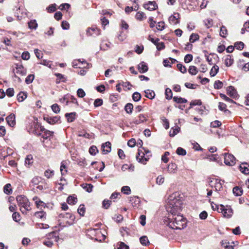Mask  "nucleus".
<instances>
[{"mask_svg":"<svg viewBox=\"0 0 249 249\" xmlns=\"http://www.w3.org/2000/svg\"><path fill=\"white\" fill-rule=\"evenodd\" d=\"M6 120L8 124L11 127H14L16 124L15 115L13 113H11L6 118Z\"/></svg>","mask_w":249,"mask_h":249,"instance_id":"obj_7","label":"nucleus"},{"mask_svg":"<svg viewBox=\"0 0 249 249\" xmlns=\"http://www.w3.org/2000/svg\"><path fill=\"white\" fill-rule=\"evenodd\" d=\"M43 119L48 123L51 124H54L56 123H58L60 120V117L56 116L53 117H50L49 115H44Z\"/></svg>","mask_w":249,"mask_h":249,"instance_id":"obj_5","label":"nucleus"},{"mask_svg":"<svg viewBox=\"0 0 249 249\" xmlns=\"http://www.w3.org/2000/svg\"><path fill=\"white\" fill-rule=\"evenodd\" d=\"M51 108L53 112H54L55 113H58L60 111L59 106L57 104H54L53 105H52Z\"/></svg>","mask_w":249,"mask_h":249,"instance_id":"obj_59","label":"nucleus"},{"mask_svg":"<svg viewBox=\"0 0 249 249\" xmlns=\"http://www.w3.org/2000/svg\"><path fill=\"white\" fill-rule=\"evenodd\" d=\"M121 192L124 194L129 195L131 193V190L129 186H124L122 188Z\"/></svg>","mask_w":249,"mask_h":249,"instance_id":"obj_54","label":"nucleus"},{"mask_svg":"<svg viewBox=\"0 0 249 249\" xmlns=\"http://www.w3.org/2000/svg\"><path fill=\"white\" fill-rule=\"evenodd\" d=\"M145 96L150 99H153L155 96V93L153 90L146 89L144 90Z\"/></svg>","mask_w":249,"mask_h":249,"instance_id":"obj_24","label":"nucleus"},{"mask_svg":"<svg viewBox=\"0 0 249 249\" xmlns=\"http://www.w3.org/2000/svg\"><path fill=\"white\" fill-rule=\"evenodd\" d=\"M111 200L105 199L102 202V206L104 208H105L106 209H107L109 207V206L111 204Z\"/></svg>","mask_w":249,"mask_h":249,"instance_id":"obj_64","label":"nucleus"},{"mask_svg":"<svg viewBox=\"0 0 249 249\" xmlns=\"http://www.w3.org/2000/svg\"><path fill=\"white\" fill-rule=\"evenodd\" d=\"M71 7V5L67 3H62L61 4L58 8L61 11L63 10H68Z\"/></svg>","mask_w":249,"mask_h":249,"instance_id":"obj_57","label":"nucleus"},{"mask_svg":"<svg viewBox=\"0 0 249 249\" xmlns=\"http://www.w3.org/2000/svg\"><path fill=\"white\" fill-rule=\"evenodd\" d=\"M86 211V209L85 207V205L84 204L80 205L78 210L77 212L81 216H84L85 213Z\"/></svg>","mask_w":249,"mask_h":249,"instance_id":"obj_48","label":"nucleus"},{"mask_svg":"<svg viewBox=\"0 0 249 249\" xmlns=\"http://www.w3.org/2000/svg\"><path fill=\"white\" fill-rule=\"evenodd\" d=\"M17 201L19 206L24 208L25 211H29L30 203L27 197L24 195L18 196L16 197Z\"/></svg>","mask_w":249,"mask_h":249,"instance_id":"obj_2","label":"nucleus"},{"mask_svg":"<svg viewBox=\"0 0 249 249\" xmlns=\"http://www.w3.org/2000/svg\"><path fill=\"white\" fill-rule=\"evenodd\" d=\"M234 60L232 58V55L228 54L226 56V58L225 60V65L227 67H230L233 63Z\"/></svg>","mask_w":249,"mask_h":249,"instance_id":"obj_19","label":"nucleus"},{"mask_svg":"<svg viewBox=\"0 0 249 249\" xmlns=\"http://www.w3.org/2000/svg\"><path fill=\"white\" fill-rule=\"evenodd\" d=\"M176 153L178 155L180 156H185L186 154V150L180 147H179L177 148Z\"/></svg>","mask_w":249,"mask_h":249,"instance_id":"obj_58","label":"nucleus"},{"mask_svg":"<svg viewBox=\"0 0 249 249\" xmlns=\"http://www.w3.org/2000/svg\"><path fill=\"white\" fill-rule=\"evenodd\" d=\"M37 26H38V24L36 22V20H35V19L31 20L28 22L29 28L31 30L36 29Z\"/></svg>","mask_w":249,"mask_h":249,"instance_id":"obj_28","label":"nucleus"},{"mask_svg":"<svg viewBox=\"0 0 249 249\" xmlns=\"http://www.w3.org/2000/svg\"><path fill=\"white\" fill-rule=\"evenodd\" d=\"M98 152L97 147L95 145H92L89 149V153L92 156H95Z\"/></svg>","mask_w":249,"mask_h":249,"instance_id":"obj_45","label":"nucleus"},{"mask_svg":"<svg viewBox=\"0 0 249 249\" xmlns=\"http://www.w3.org/2000/svg\"><path fill=\"white\" fill-rule=\"evenodd\" d=\"M132 97L134 102H138L141 100L142 96L139 92L136 91L133 93Z\"/></svg>","mask_w":249,"mask_h":249,"instance_id":"obj_42","label":"nucleus"},{"mask_svg":"<svg viewBox=\"0 0 249 249\" xmlns=\"http://www.w3.org/2000/svg\"><path fill=\"white\" fill-rule=\"evenodd\" d=\"M82 187L85 189L88 193H90L92 191L93 186L91 184L83 183L81 185Z\"/></svg>","mask_w":249,"mask_h":249,"instance_id":"obj_29","label":"nucleus"},{"mask_svg":"<svg viewBox=\"0 0 249 249\" xmlns=\"http://www.w3.org/2000/svg\"><path fill=\"white\" fill-rule=\"evenodd\" d=\"M138 69L140 73H143L148 71V67L146 63L142 61L138 65Z\"/></svg>","mask_w":249,"mask_h":249,"instance_id":"obj_12","label":"nucleus"},{"mask_svg":"<svg viewBox=\"0 0 249 249\" xmlns=\"http://www.w3.org/2000/svg\"><path fill=\"white\" fill-rule=\"evenodd\" d=\"M27 97L26 92L20 91L17 95V100L18 102H21L23 101Z\"/></svg>","mask_w":249,"mask_h":249,"instance_id":"obj_21","label":"nucleus"},{"mask_svg":"<svg viewBox=\"0 0 249 249\" xmlns=\"http://www.w3.org/2000/svg\"><path fill=\"white\" fill-rule=\"evenodd\" d=\"M245 44L242 41H237L234 43V48H235L237 50L241 51L244 48Z\"/></svg>","mask_w":249,"mask_h":249,"instance_id":"obj_41","label":"nucleus"},{"mask_svg":"<svg viewBox=\"0 0 249 249\" xmlns=\"http://www.w3.org/2000/svg\"><path fill=\"white\" fill-rule=\"evenodd\" d=\"M228 34V31L226 27L222 25L220 28V36L223 38H226V35Z\"/></svg>","mask_w":249,"mask_h":249,"instance_id":"obj_38","label":"nucleus"},{"mask_svg":"<svg viewBox=\"0 0 249 249\" xmlns=\"http://www.w3.org/2000/svg\"><path fill=\"white\" fill-rule=\"evenodd\" d=\"M53 175H54V171L53 170H50L49 169H48V170H46L44 172L45 176L48 178H51L52 176H53Z\"/></svg>","mask_w":249,"mask_h":249,"instance_id":"obj_62","label":"nucleus"},{"mask_svg":"<svg viewBox=\"0 0 249 249\" xmlns=\"http://www.w3.org/2000/svg\"><path fill=\"white\" fill-rule=\"evenodd\" d=\"M56 10V4H50L47 8V10L48 13H53L55 12Z\"/></svg>","mask_w":249,"mask_h":249,"instance_id":"obj_60","label":"nucleus"},{"mask_svg":"<svg viewBox=\"0 0 249 249\" xmlns=\"http://www.w3.org/2000/svg\"><path fill=\"white\" fill-rule=\"evenodd\" d=\"M103 152L106 154L109 153L111 150V144L109 142H107L102 145Z\"/></svg>","mask_w":249,"mask_h":249,"instance_id":"obj_13","label":"nucleus"},{"mask_svg":"<svg viewBox=\"0 0 249 249\" xmlns=\"http://www.w3.org/2000/svg\"><path fill=\"white\" fill-rule=\"evenodd\" d=\"M43 133V134L42 135V138H43L44 139H47L48 138H49L50 137H52L53 135V132L47 129Z\"/></svg>","mask_w":249,"mask_h":249,"instance_id":"obj_39","label":"nucleus"},{"mask_svg":"<svg viewBox=\"0 0 249 249\" xmlns=\"http://www.w3.org/2000/svg\"><path fill=\"white\" fill-rule=\"evenodd\" d=\"M35 216L37 218L46 219V213L43 211H40L36 212Z\"/></svg>","mask_w":249,"mask_h":249,"instance_id":"obj_40","label":"nucleus"},{"mask_svg":"<svg viewBox=\"0 0 249 249\" xmlns=\"http://www.w3.org/2000/svg\"><path fill=\"white\" fill-rule=\"evenodd\" d=\"M232 213V210L231 208H225L223 215L225 217L229 218L231 217Z\"/></svg>","mask_w":249,"mask_h":249,"instance_id":"obj_46","label":"nucleus"},{"mask_svg":"<svg viewBox=\"0 0 249 249\" xmlns=\"http://www.w3.org/2000/svg\"><path fill=\"white\" fill-rule=\"evenodd\" d=\"M130 202H131L133 206H136L140 203V198L138 196H131L129 199Z\"/></svg>","mask_w":249,"mask_h":249,"instance_id":"obj_23","label":"nucleus"},{"mask_svg":"<svg viewBox=\"0 0 249 249\" xmlns=\"http://www.w3.org/2000/svg\"><path fill=\"white\" fill-rule=\"evenodd\" d=\"M179 14L178 13H175L169 18V21L171 23L177 24L179 22Z\"/></svg>","mask_w":249,"mask_h":249,"instance_id":"obj_9","label":"nucleus"},{"mask_svg":"<svg viewBox=\"0 0 249 249\" xmlns=\"http://www.w3.org/2000/svg\"><path fill=\"white\" fill-rule=\"evenodd\" d=\"M219 71V67L214 65L211 69L210 74L212 77H213L216 75Z\"/></svg>","mask_w":249,"mask_h":249,"instance_id":"obj_30","label":"nucleus"},{"mask_svg":"<svg viewBox=\"0 0 249 249\" xmlns=\"http://www.w3.org/2000/svg\"><path fill=\"white\" fill-rule=\"evenodd\" d=\"M156 28L158 30L162 31L165 29V23L164 21L159 22L157 25Z\"/></svg>","mask_w":249,"mask_h":249,"instance_id":"obj_63","label":"nucleus"},{"mask_svg":"<svg viewBox=\"0 0 249 249\" xmlns=\"http://www.w3.org/2000/svg\"><path fill=\"white\" fill-rule=\"evenodd\" d=\"M33 156L32 155H28L25 160V165H28L29 166H30L33 163Z\"/></svg>","mask_w":249,"mask_h":249,"instance_id":"obj_44","label":"nucleus"},{"mask_svg":"<svg viewBox=\"0 0 249 249\" xmlns=\"http://www.w3.org/2000/svg\"><path fill=\"white\" fill-rule=\"evenodd\" d=\"M35 78V75L34 74H29L25 79V83L27 84H31L33 82Z\"/></svg>","mask_w":249,"mask_h":249,"instance_id":"obj_55","label":"nucleus"},{"mask_svg":"<svg viewBox=\"0 0 249 249\" xmlns=\"http://www.w3.org/2000/svg\"><path fill=\"white\" fill-rule=\"evenodd\" d=\"M223 86V83L220 80H216L214 82L213 87L216 89H221Z\"/></svg>","mask_w":249,"mask_h":249,"instance_id":"obj_49","label":"nucleus"},{"mask_svg":"<svg viewBox=\"0 0 249 249\" xmlns=\"http://www.w3.org/2000/svg\"><path fill=\"white\" fill-rule=\"evenodd\" d=\"M180 128L179 126H176L175 128H172V130L169 132V136L171 137H174L180 131Z\"/></svg>","mask_w":249,"mask_h":249,"instance_id":"obj_34","label":"nucleus"},{"mask_svg":"<svg viewBox=\"0 0 249 249\" xmlns=\"http://www.w3.org/2000/svg\"><path fill=\"white\" fill-rule=\"evenodd\" d=\"M177 67L178 69L182 73H185L187 72V69L185 66L182 64L178 63L177 64Z\"/></svg>","mask_w":249,"mask_h":249,"instance_id":"obj_53","label":"nucleus"},{"mask_svg":"<svg viewBox=\"0 0 249 249\" xmlns=\"http://www.w3.org/2000/svg\"><path fill=\"white\" fill-rule=\"evenodd\" d=\"M143 7L146 9L150 11L155 10L158 8V5L155 1H148L146 4H144Z\"/></svg>","mask_w":249,"mask_h":249,"instance_id":"obj_8","label":"nucleus"},{"mask_svg":"<svg viewBox=\"0 0 249 249\" xmlns=\"http://www.w3.org/2000/svg\"><path fill=\"white\" fill-rule=\"evenodd\" d=\"M173 99L174 101L178 104L186 103L187 102V100L185 98L181 97L174 96Z\"/></svg>","mask_w":249,"mask_h":249,"instance_id":"obj_31","label":"nucleus"},{"mask_svg":"<svg viewBox=\"0 0 249 249\" xmlns=\"http://www.w3.org/2000/svg\"><path fill=\"white\" fill-rule=\"evenodd\" d=\"M199 39V36L197 34L193 33L190 36L189 41L191 43H194Z\"/></svg>","mask_w":249,"mask_h":249,"instance_id":"obj_50","label":"nucleus"},{"mask_svg":"<svg viewBox=\"0 0 249 249\" xmlns=\"http://www.w3.org/2000/svg\"><path fill=\"white\" fill-rule=\"evenodd\" d=\"M146 121L147 119H146L145 115L143 114H141L139 115L138 119L134 120L133 123L135 124H139L141 123L146 122Z\"/></svg>","mask_w":249,"mask_h":249,"instance_id":"obj_17","label":"nucleus"},{"mask_svg":"<svg viewBox=\"0 0 249 249\" xmlns=\"http://www.w3.org/2000/svg\"><path fill=\"white\" fill-rule=\"evenodd\" d=\"M182 202L180 199L179 194L176 192L170 195L168 199L166 209L168 212L173 215L180 214V211L182 209Z\"/></svg>","mask_w":249,"mask_h":249,"instance_id":"obj_1","label":"nucleus"},{"mask_svg":"<svg viewBox=\"0 0 249 249\" xmlns=\"http://www.w3.org/2000/svg\"><path fill=\"white\" fill-rule=\"evenodd\" d=\"M240 171L245 175L249 174V164L244 162L239 166Z\"/></svg>","mask_w":249,"mask_h":249,"instance_id":"obj_11","label":"nucleus"},{"mask_svg":"<svg viewBox=\"0 0 249 249\" xmlns=\"http://www.w3.org/2000/svg\"><path fill=\"white\" fill-rule=\"evenodd\" d=\"M133 105L132 103H127L124 106V109L129 114H132L133 110Z\"/></svg>","mask_w":249,"mask_h":249,"instance_id":"obj_22","label":"nucleus"},{"mask_svg":"<svg viewBox=\"0 0 249 249\" xmlns=\"http://www.w3.org/2000/svg\"><path fill=\"white\" fill-rule=\"evenodd\" d=\"M227 94L232 98L236 99L238 97L237 92L235 88L232 86H230L227 88Z\"/></svg>","mask_w":249,"mask_h":249,"instance_id":"obj_6","label":"nucleus"},{"mask_svg":"<svg viewBox=\"0 0 249 249\" xmlns=\"http://www.w3.org/2000/svg\"><path fill=\"white\" fill-rule=\"evenodd\" d=\"M55 75L57 78V79L56 80L57 84L59 83L60 82H64V83L66 82L67 78L64 76V75L62 74L61 73H55Z\"/></svg>","mask_w":249,"mask_h":249,"instance_id":"obj_20","label":"nucleus"},{"mask_svg":"<svg viewBox=\"0 0 249 249\" xmlns=\"http://www.w3.org/2000/svg\"><path fill=\"white\" fill-rule=\"evenodd\" d=\"M16 69L17 73H19L22 75H25L26 74V69H24L21 63L17 64Z\"/></svg>","mask_w":249,"mask_h":249,"instance_id":"obj_14","label":"nucleus"},{"mask_svg":"<svg viewBox=\"0 0 249 249\" xmlns=\"http://www.w3.org/2000/svg\"><path fill=\"white\" fill-rule=\"evenodd\" d=\"M101 30L96 27L89 28L87 30V35L88 36H92L95 34L96 36L99 35Z\"/></svg>","mask_w":249,"mask_h":249,"instance_id":"obj_10","label":"nucleus"},{"mask_svg":"<svg viewBox=\"0 0 249 249\" xmlns=\"http://www.w3.org/2000/svg\"><path fill=\"white\" fill-rule=\"evenodd\" d=\"M69 196L67 199V202L70 205H74L77 202V198L76 196Z\"/></svg>","mask_w":249,"mask_h":249,"instance_id":"obj_18","label":"nucleus"},{"mask_svg":"<svg viewBox=\"0 0 249 249\" xmlns=\"http://www.w3.org/2000/svg\"><path fill=\"white\" fill-rule=\"evenodd\" d=\"M76 113L72 112L71 113H67L65 116L67 118V121L69 123L73 122L76 119Z\"/></svg>","mask_w":249,"mask_h":249,"instance_id":"obj_15","label":"nucleus"},{"mask_svg":"<svg viewBox=\"0 0 249 249\" xmlns=\"http://www.w3.org/2000/svg\"><path fill=\"white\" fill-rule=\"evenodd\" d=\"M77 164L80 166L85 167L87 165L86 159L85 158H80L77 160Z\"/></svg>","mask_w":249,"mask_h":249,"instance_id":"obj_56","label":"nucleus"},{"mask_svg":"<svg viewBox=\"0 0 249 249\" xmlns=\"http://www.w3.org/2000/svg\"><path fill=\"white\" fill-rule=\"evenodd\" d=\"M177 215V217L175 218L174 221L173 222L174 226H176V224L179 225V222L181 223V225L180 226H176L175 229L181 230L186 228L187 226L186 219L181 215L180 213L178 214V215Z\"/></svg>","mask_w":249,"mask_h":249,"instance_id":"obj_3","label":"nucleus"},{"mask_svg":"<svg viewBox=\"0 0 249 249\" xmlns=\"http://www.w3.org/2000/svg\"><path fill=\"white\" fill-rule=\"evenodd\" d=\"M222 124L221 122L218 120H215L214 121L212 122L211 123V127L213 128H216L220 126Z\"/></svg>","mask_w":249,"mask_h":249,"instance_id":"obj_61","label":"nucleus"},{"mask_svg":"<svg viewBox=\"0 0 249 249\" xmlns=\"http://www.w3.org/2000/svg\"><path fill=\"white\" fill-rule=\"evenodd\" d=\"M177 169V165L174 163H170L167 167V171L169 173H175Z\"/></svg>","mask_w":249,"mask_h":249,"instance_id":"obj_27","label":"nucleus"},{"mask_svg":"<svg viewBox=\"0 0 249 249\" xmlns=\"http://www.w3.org/2000/svg\"><path fill=\"white\" fill-rule=\"evenodd\" d=\"M58 217L69 218V219L73 221L74 220L75 218V216L74 215L69 213H60L59 214Z\"/></svg>","mask_w":249,"mask_h":249,"instance_id":"obj_16","label":"nucleus"},{"mask_svg":"<svg viewBox=\"0 0 249 249\" xmlns=\"http://www.w3.org/2000/svg\"><path fill=\"white\" fill-rule=\"evenodd\" d=\"M149 160V158H146L145 157V154H143V155L141 156V158H138L137 157V160L140 163H142L143 164H145L146 163L145 162L148 161Z\"/></svg>","mask_w":249,"mask_h":249,"instance_id":"obj_51","label":"nucleus"},{"mask_svg":"<svg viewBox=\"0 0 249 249\" xmlns=\"http://www.w3.org/2000/svg\"><path fill=\"white\" fill-rule=\"evenodd\" d=\"M37 199H38V197L37 196H35L33 198V200L34 201H36L35 203L36 205V207L37 208H39L40 206H41V207L45 208L46 207V204L44 202H43L42 201H41L40 200H37Z\"/></svg>","mask_w":249,"mask_h":249,"instance_id":"obj_37","label":"nucleus"},{"mask_svg":"<svg viewBox=\"0 0 249 249\" xmlns=\"http://www.w3.org/2000/svg\"><path fill=\"white\" fill-rule=\"evenodd\" d=\"M3 191L7 195H10L12 193L11 185L10 184H6L3 187Z\"/></svg>","mask_w":249,"mask_h":249,"instance_id":"obj_35","label":"nucleus"},{"mask_svg":"<svg viewBox=\"0 0 249 249\" xmlns=\"http://www.w3.org/2000/svg\"><path fill=\"white\" fill-rule=\"evenodd\" d=\"M219 96L221 98L224 99L226 102H230L231 103H233V104H236V103L235 101H234L232 99L227 97L226 95H225L223 93H220L219 94Z\"/></svg>","mask_w":249,"mask_h":249,"instance_id":"obj_43","label":"nucleus"},{"mask_svg":"<svg viewBox=\"0 0 249 249\" xmlns=\"http://www.w3.org/2000/svg\"><path fill=\"white\" fill-rule=\"evenodd\" d=\"M232 192L236 196H241L243 194V190L238 186H235L233 188Z\"/></svg>","mask_w":249,"mask_h":249,"instance_id":"obj_26","label":"nucleus"},{"mask_svg":"<svg viewBox=\"0 0 249 249\" xmlns=\"http://www.w3.org/2000/svg\"><path fill=\"white\" fill-rule=\"evenodd\" d=\"M165 95L166 96V98L168 100H170L173 98L172 96V91L171 89L168 88L165 89Z\"/></svg>","mask_w":249,"mask_h":249,"instance_id":"obj_47","label":"nucleus"},{"mask_svg":"<svg viewBox=\"0 0 249 249\" xmlns=\"http://www.w3.org/2000/svg\"><path fill=\"white\" fill-rule=\"evenodd\" d=\"M198 71V69L196 66H190L189 68L188 72L192 75H196Z\"/></svg>","mask_w":249,"mask_h":249,"instance_id":"obj_33","label":"nucleus"},{"mask_svg":"<svg viewBox=\"0 0 249 249\" xmlns=\"http://www.w3.org/2000/svg\"><path fill=\"white\" fill-rule=\"evenodd\" d=\"M140 241L143 246H147L150 244L149 241L146 236H142L140 238Z\"/></svg>","mask_w":249,"mask_h":249,"instance_id":"obj_32","label":"nucleus"},{"mask_svg":"<svg viewBox=\"0 0 249 249\" xmlns=\"http://www.w3.org/2000/svg\"><path fill=\"white\" fill-rule=\"evenodd\" d=\"M214 188L216 191H220L221 190L222 188V183L221 182V180H218V179L215 180Z\"/></svg>","mask_w":249,"mask_h":249,"instance_id":"obj_25","label":"nucleus"},{"mask_svg":"<svg viewBox=\"0 0 249 249\" xmlns=\"http://www.w3.org/2000/svg\"><path fill=\"white\" fill-rule=\"evenodd\" d=\"M222 156L224 157V163L226 165L231 166L235 164L236 158L232 154L226 153L222 154Z\"/></svg>","mask_w":249,"mask_h":249,"instance_id":"obj_4","label":"nucleus"},{"mask_svg":"<svg viewBox=\"0 0 249 249\" xmlns=\"http://www.w3.org/2000/svg\"><path fill=\"white\" fill-rule=\"evenodd\" d=\"M146 18L145 14L142 12H138L135 15V18L140 21L142 20L143 18Z\"/></svg>","mask_w":249,"mask_h":249,"instance_id":"obj_36","label":"nucleus"},{"mask_svg":"<svg viewBox=\"0 0 249 249\" xmlns=\"http://www.w3.org/2000/svg\"><path fill=\"white\" fill-rule=\"evenodd\" d=\"M201 105L202 102L200 100H193L190 103V108H192L195 106H200Z\"/></svg>","mask_w":249,"mask_h":249,"instance_id":"obj_52","label":"nucleus"}]
</instances>
